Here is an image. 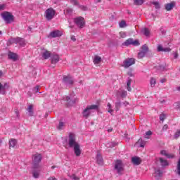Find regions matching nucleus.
<instances>
[{"label": "nucleus", "mask_w": 180, "mask_h": 180, "mask_svg": "<svg viewBox=\"0 0 180 180\" xmlns=\"http://www.w3.org/2000/svg\"><path fill=\"white\" fill-rule=\"evenodd\" d=\"M161 82H162V83H164V82H165V80L163 79V80L161 81Z\"/></svg>", "instance_id": "nucleus-62"}, {"label": "nucleus", "mask_w": 180, "mask_h": 180, "mask_svg": "<svg viewBox=\"0 0 180 180\" xmlns=\"http://www.w3.org/2000/svg\"><path fill=\"white\" fill-rule=\"evenodd\" d=\"M174 6H175V3H174V2L169 3L165 5V9H166V11H172V8H174Z\"/></svg>", "instance_id": "nucleus-21"}, {"label": "nucleus", "mask_w": 180, "mask_h": 180, "mask_svg": "<svg viewBox=\"0 0 180 180\" xmlns=\"http://www.w3.org/2000/svg\"><path fill=\"white\" fill-rule=\"evenodd\" d=\"M166 117H167V115H165V113H162L160 115V120H161L162 122H164V120H165Z\"/></svg>", "instance_id": "nucleus-36"}, {"label": "nucleus", "mask_w": 180, "mask_h": 180, "mask_svg": "<svg viewBox=\"0 0 180 180\" xmlns=\"http://www.w3.org/2000/svg\"><path fill=\"white\" fill-rule=\"evenodd\" d=\"M177 169H178L179 175H180V158L177 165Z\"/></svg>", "instance_id": "nucleus-47"}, {"label": "nucleus", "mask_w": 180, "mask_h": 180, "mask_svg": "<svg viewBox=\"0 0 180 180\" xmlns=\"http://www.w3.org/2000/svg\"><path fill=\"white\" fill-rule=\"evenodd\" d=\"M130 44H131L132 46H140V42H139V40H133V39L129 38L128 39H127L123 45L124 46H130Z\"/></svg>", "instance_id": "nucleus-9"}, {"label": "nucleus", "mask_w": 180, "mask_h": 180, "mask_svg": "<svg viewBox=\"0 0 180 180\" xmlns=\"http://www.w3.org/2000/svg\"><path fill=\"white\" fill-rule=\"evenodd\" d=\"M151 134H153V132L151 131H146L144 136L145 139H150Z\"/></svg>", "instance_id": "nucleus-31"}, {"label": "nucleus", "mask_w": 180, "mask_h": 180, "mask_svg": "<svg viewBox=\"0 0 180 180\" xmlns=\"http://www.w3.org/2000/svg\"><path fill=\"white\" fill-rule=\"evenodd\" d=\"M142 51L143 53H147L148 51V46H147V44H144L143 46H142Z\"/></svg>", "instance_id": "nucleus-32"}, {"label": "nucleus", "mask_w": 180, "mask_h": 180, "mask_svg": "<svg viewBox=\"0 0 180 180\" xmlns=\"http://www.w3.org/2000/svg\"><path fill=\"white\" fill-rule=\"evenodd\" d=\"M63 36V32L60 30H55L50 33L49 37L56 38V37H61Z\"/></svg>", "instance_id": "nucleus-12"}, {"label": "nucleus", "mask_w": 180, "mask_h": 180, "mask_svg": "<svg viewBox=\"0 0 180 180\" xmlns=\"http://www.w3.org/2000/svg\"><path fill=\"white\" fill-rule=\"evenodd\" d=\"M121 103L120 102H117L115 103V109L116 111L117 112V110H119L120 109V106H121Z\"/></svg>", "instance_id": "nucleus-38"}, {"label": "nucleus", "mask_w": 180, "mask_h": 180, "mask_svg": "<svg viewBox=\"0 0 180 180\" xmlns=\"http://www.w3.org/2000/svg\"><path fill=\"white\" fill-rule=\"evenodd\" d=\"M142 33L143 34H144V36H146V37H150V30H148V28H143L142 30Z\"/></svg>", "instance_id": "nucleus-25"}, {"label": "nucleus", "mask_w": 180, "mask_h": 180, "mask_svg": "<svg viewBox=\"0 0 180 180\" xmlns=\"http://www.w3.org/2000/svg\"><path fill=\"white\" fill-rule=\"evenodd\" d=\"M115 169H116L117 174H122L123 172V163L122 160H115Z\"/></svg>", "instance_id": "nucleus-7"}, {"label": "nucleus", "mask_w": 180, "mask_h": 180, "mask_svg": "<svg viewBox=\"0 0 180 180\" xmlns=\"http://www.w3.org/2000/svg\"><path fill=\"white\" fill-rule=\"evenodd\" d=\"M171 51V48H163V52L169 53Z\"/></svg>", "instance_id": "nucleus-45"}, {"label": "nucleus", "mask_w": 180, "mask_h": 180, "mask_svg": "<svg viewBox=\"0 0 180 180\" xmlns=\"http://www.w3.org/2000/svg\"><path fill=\"white\" fill-rule=\"evenodd\" d=\"M32 176L33 178L37 179L39 176H40V170H37L36 169H34L32 172Z\"/></svg>", "instance_id": "nucleus-23"}, {"label": "nucleus", "mask_w": 180, "mask_h": 180, "mask_svg": "<svg viewBox=\"0 0 180 180\" xmlns=\"http://www.w3.org/2000/svg\"><path fill=\"white\" fill-rule=\"evenodd\" d=\"M99 106L98 105H88L82 112V115L84 117L88 118L91 115V110H98Z\"/></svg>", "instance_id": "nucleus-3"}, {"label": "nucleus", "mask_w": 180, "mask_h": 180, "mask_svg": "<svg viewBox=\"0 0 180 180\" xmlns=\"http://www.w3.org/2000/svg\"><path fill=\"white\" fill-rule=\"evenodd\" d=\"M102 0H97V2H101Z\"/></svg>", "instance_id": "nucleus-64"}, {"label": "nucleus", "mask_w": 180, "mask_h": 180, "mask_svg": "<svg viewBox=\"0 0 180 180\" xmlns=\"http://www.w3.org/2000/svg\"><path fill=\"white\" fill-rule=\"evenodd\" d=\"M1 17L7 24L12 23V22L15 20V16H13L11 13L8 11H5L1 13Z\"/></svg>", "instance_id": "nucleus-4"}, {"label": "nucleus", "mask_w": 180, "mask_h": 180, "mask_svg": "<svg viewBox=\"0 0 180 180\" xmlns=\"http://www.w3.org/2000/svg\"><path fill=\"white\" fill-rule=\"evenodd\" d=\"M101 61H102V58H101L100 56H96L94 57V64H99V63H101Z\"/></svg>", "instance_id": "nucleus-26"}, {"label": "nucleus", "mask_w": 180, "mask_h": 180, "mask_svg": "<svg viewBox=\"0 0 180 180\" xmlns=\"http://www.w3.org/2000/svg\"><path fill=\"white\" fill-rule=\"evenodd\" d=\"M177 90L180 91V86L178 87Z\"/></svg>", "instance_id": "nucleus-63"}, {"label": "nucleus", "mask_w": 180, "mask_h": 180, "mask_svg": "<svg viewBox=\"0 0 180 180\" xmlns=\"http://www.w3.org/2000/svg\"><path fill=\"white\" fill-rule=\"evenodd\" d=\"M154 176L157 179H158V178H161V176H162V172L158 169H155L154 173Z\"/></svg>", "instance_id": "nucleus-20"}, {"label": "nucleus", "mask_w": 180, "mask_h": 180, "mask_svg": "<svg viewBox=\"0 0 180 180\" xmlns=\"http://www.w3.org/2000/svg\"><path fill=\"white\" fill-rule=\"evenodd\" d=\"M51 52H50L49 51H45L42 53V57L44 60H49V58L51 57Z\"/></svg>", "instance_id": "nucleus-16"}, {"label": "nucleus", "mask_w": 180, "mask_h": 180, "mask_svg": "<svg viewBox=\"0 0 180 180\" xmlns=\"http://www.w3.org/2000/svg\"><path fill=\"white\" fill-rule=\"evenodd\" d=\"M136 63V59L134 58H127L123 61L122 67L124 68H129V67H131V65Z\"/></svg>", "instance_id": "nucleus-6"}, {"label": "nucleus", "mask_w": 180, "mask_h": 180, "mask_svg": "<svg viewBox=\"0 0 180 180\" xmlns=\"http://www.w3.org/2000/svg\"><path fill=\"white\" fill-rule=\"evenodd\" d=\"M107 106L108 108V113H110L112 115V113H113V109H112V104H110V103H108L107 104Z\"/></svg>", "instance_id": "nucleus-34"}, {"label": "nucleus", "mask_w": 180, "mask_h": 180, "mask_svg": "<svg viewBox=\"0 0 180 180\" xmlns=\"http://www.w3.org/2000/svg\"><path fill=\"white\" fill-rule=\"evenodd\" d=\"M113 129L110 128L108 129V133H110L111 131H112Z\"/></svg>", "instance_id": "nucleus-57"}, {"label": "nucleus", "mask_w": 180, "mask_h": 180, "mask_svg": "<svg viewBox=\"0 0 180 180\" xmlns=\"http://www.w3.org/2000/svg\"><path fill=\"white\" fill-rule=\"evenodd\" d=\"M56 16V10L53 8H49L45 11V18L48 20H51Z\"/></svg>", "instance_id": "nucleus-5"}, {"label": "nucleus", "mask_w": 180, "mask_h": 180, "mask_svg": "<svg viewBox=\"0 0 180 180\" xmlns=\"http://www.w3.org/2000/svg\"><path fill=\"white\" fill-rule=\"evenodd\" d=\"M131 162L134 165H140L141 164V158L135 156L131 158Z\"/></svg>", "instance_id": "nucleus-14"}, {"label": "nucleus", "mask_w": 180, "mask_h": 180, "mask_svg": "<svg viewBox=\"0 0 180 180\" xmlns=\"http://www.w3.org/2000/svg\"><path fill=\"white\" fill-rule=\"evenodd\" d=\"M130 85H131V79H129L127 82V88L129 92H131V87Z\"/></svg>", "instance_id": "nucleus-27"}, {"label": "nucleus", "mask_w": 180, "mask_h": 180, "mask_svg": "<svg viewBox=\"0 0 180 180\" xmlns=\"http://www.w3.org/2000/svg\"><path fill=\"white\" fill-rule=\"evenodd\" d=\"M11 42L15 43V44H20L22 47H25V46H26V41L23 38L20 37L12 38Z\"/></svg>", "instance_id": "nucleus-8"}, {"label": "nucleus", "mask_w": 180, "mask_h": 180, "mask_svg": "<svg viewBox=\"0 0 180 180\" xmlns=\"http://www.w3.org/2000/svg\"><path fill=\"white\" fill-rule=\"evenodd\" d=\"M166 157H167V158H173L174 155H166Z\"/></svg>", "instance_id": "nucleus-56"}, {"label": "nucleus", "mask_w": 180, "mask_h": 180, "mask_svg": "<svg viewBox=\"0 0 180 180\" xmlns=\"http://www.w3.org/2000/svg\"><path fill=\"white\" fill-rule=\"evenodd\" d=\"M60 61V56L57 54L53 53L51 56V64H57Z\"/></svg>", "instance_id": "nucleus-13"}, {"label": "nucleus", "mask_w": 180, "mask_h": 180, "mask_svg": "<svg viewBox=\"0 0 180 180\" xmlns=\"http://www.w3.org/2000/svg\"><path fill=\"white\" fill-rule=\"evenodd\" d=\"M15 113H16V116H17V117H19V112L15 111Z\"/></svg>", "instance_id": "nucleus-58"}, {"label": "nucleus", "mask_w": 180, "mask_h": 180, "mask_svg": "<svg viewBox=\"0 0 180 180\" xmlns=\"http://www.w3.org/2000/svg\"><path fill=\"white\" fill-rule=\"evenodd\" d=\"M168 129V125L167 124H165L162 127V130H167Z\"/></svg>", "instance_id": "nucleus-53"}, {"label": "nucleus", "mask_w": 180, "mask_h": 180, "mask_svg": "<svg viewBox=\"0 0 180 180\" xmlns=\"http://www.w3.org/2000/svg\"><path fill=\"white\" fill-rule=\"evenodd\" d=\"M127 96V91L123 90L121 93V98H126Z\"/></svg>", "instance_id": "nucleus-39"}, {"label": "nucleus", "mask_w": 180, "mask_h": 180, "mask_svg": "<svg viewBox=\"0 0 180 180\" xmlns=\"http://www.w3.org/2000/svg\"><path fill=\"white\" fill-rule=\"evenodd\" d=\"M40 86H37L34 88V94H37V92H39V89Z\"/></svg>", "instance_id": "nucleus-46"}, {"label": "nucleus", "mask_w": 180, "mask_h": 180, "mask_svg": "<svg viewBox=\"0 0 180 180\" xmlns=\"http://www.w3.org/2000/svg\"><path fill=\"white\" fill-rule=\"evenodd\" d=\"M134 5H143L144 0H134Z\"/></svg>", "instance_id": "nucleus-30"}, {"label": "nucleus", "mask_w": 180, "mask_h": 180, "mask_svg": "<svg viewBox=\"0 0 180 180\" xmlns=\"http://www.w3.org/2000/svg\"><path fill=\"white\" fill-rule=\"evenodd\" d=\"M27 112H29V115L30 116L33 115V105H29V107L27 108Z\"/></svg>", "instance_id": "nucleus-28"}, {"label": "nucleus", "mask_w": 180, "mask_h": 180, "mask_svg": "<svg viewBox=\"0 0 180 180\" xmlns=\"http://www.w3.org/2000/svg\"><path fill=\"white\" fill-rule=\"evenodd\" d=\"M57 129L58 130H63L64 129V122H60Z\"/></svg>", "instance_id": "nucleus-33"}, {"label": "nucleus", "mask_w": 180, "mask_h": 180, "mask_svg": "<svg viewBox=\"0 0 180 180\" xmlns=\"http://www.w3.org/2000/svg\"><path fill=\"white\" fill-rule=\"evenodd\" d=\"M177 106H179V109H180V103H176Z\"/></svg>", "instance_id": "nucleus-60"}, {"label": "nucleus", "mask_w": 180, "mask_h": 180, "mask_svg": "<svg viewBox=\"0 0 180 180\" xmlns=\"http://www.w3.org/2000/svg\"><path fill=\"white\" fill-rule=\"evenodd\" d=\"M66 101H67L68 105H69V106H71V105H74V103H75L76 100H75V98H71V96H67Z\"/></svg>", "instance_id": "nucleus-17"}, {"label": "nucleus", "mask_w": 180, "mask_h": 180, "mask_svg": "<svg viewBox=\"0 0 180 180\" xmlns=\"http://www.w3.org/2000/svg\"><path fill=\"white\" fill-rule=\"evenodd\" d=\"M54 168H56V166H52V167H51V169H54Z\"/></svg>", "instance_id": "nucleus-61"}, {"label": "nucleus", "mask_w": 180, "mask_h": 180, "mask_svg": "<svg viewBox=\"0 0 180 180\" xmlns=\"http://www.w3.org/2000/svg\"><path fill=\"white\" fill-rule=\"evenodd\" d=\"M160 154H162V155H168L166 150H161Z\"/></svg>", "instance_id": "nucleus-49"}, {"label": "nucleus", "mask_w": 180, "mask_h": 180, "mask_svg": "<svg viewBox=\"0 0 180 180\" xmlns=\"http://www.w3.org/2000/svg\"><path fill=\"white\" fill-rule=\"evenodd\" d=\"M120 27H126V22L124 20L120 22Z\"/></svg>", "instance_id": "nucleus-40"}, {"label": "nucleus", "mask_w": 180, "mask_h": 180, "mask_svg": "<svg viewBox=\"0 0 180 180\" xmlns=\"http://www.w3.org/2000/svg\"><path fill=\"white\" fill-rule=\"evenodd\" d=\"M75 22L81 29H82V27H84V26L85 25V21L84 20V18H82V17H79L77 18H75Z\"/></svg>", "instance_id": "nucleus-10"}, {"label": "nucleus", "mask_w": 180, "mask_h": 180, "mask_svg": "<svg viewBox=\"0 0 180 180\" xmlns=\"http://www.w3.org/2000/svg\"><path fill=\"white\" fill-rule=\"evenodd\" d=\"M155 84H157V81L155 80V79H154V77H152L150 79V86H152V88H154L155 86Z\"/></svg>", "instance_id": "nucleus-29"}, {"label": "nucleus", "mask_w": 180, "mask_h": 180, "mask_svg": "<svg viewBox=\"0 0 180 180\" xmlns=\"http://www.w3.org/2000/svg\"><path fill=\"white\" fill-rule=\"evenodd\" d=\"M63 82H65V84H67L68 85L74 84V79L70 75L65 76L63 77Z\"/></svg>", "instance_id": "nucleus-11"}, {"label": "nucleus", "mask_w": 180, "mask_h": 180, "mask_svg": "<svg viewBox=\"0 0 180 180\" xmlns=\"http://www.w3.org/2000/svg\"><path fill=\"white\" fill-rule=\"evenodd\" d=\"M96 160L99 165H102V164H103V159L102 158V155L101 154L99 153L97 154Z\"/></svg>", "instance_id": "nucleus-22"}, {"label": "nucleus", "mask_w": 180, "mask_h": 180, "mask_svg": "<svg viewBox=\"0 0 180 180\" xmlns=\"http://www.w3.org/2000/svg\"><path fill=\"white\" fill-rule=\"evenodd\" d=\"M157 50H158V53H160L161 51H164V47H162V46L161 44H159V45H158Z\"/></svg>", "instance_id": "nucleus-37"}, {"label": "nucleus", "mask_w": 180, "mask_h": 180, "mask_svg": "<svg viewBox=\"0 0 180 180\" xmlns=\"http://www.w3.org/2000/svg\"><path fill=\"white\" fill-rule=\"evenodd\" d=\"M145 56H146V53L141 51L138 53V58H143V57H145Z\"/></svg>", "instance_id": "nucleus-35"}, {"label": "nucleus", "mask_w": 180, "mask_h": 180, "mask_svg": "<svg viewBox=\"0 0 180 180\" xmlns=\"http://www.w3.org/2000/svg\"><path fill=\"white\" fill-rule=\"evenodd\" d=\"M153 5H155L156 9L160 8V4L157 1H153L152 2Z\"/></svg>", "instance_id": "nucleus-41"}, {"label": "nucleus", "mask_w": 180, "mask_h": 180, "mask_svg": "<svg viewBox=\"0 0 180 180\" xmlns=\"http://www.w3.org/2000/svg\"><path fill=\"white\" fill-rule=\"evenodd\" d=\"M2 75H4V73L0 70V77H2Z\"/></svg>", "instance_id": "nucleus-59"}, {"label": "nucleus", "mask_w": 180, "mask_h": 180, "mask_svg": "<svg viewBox=\"0 0 180 180\" xmlns=\"http://www.w3.org/2000/svg\"><path fill=\"white\" fill-rule=\"evenodd\" d=\"M43 157L41 154L36 153L32 156V168L33 169H39L40 168V162Z\"/></svg>", "instance_id": "nucleus-2"}, {"label": "nucleus", "mask_w": 180, "mask_h": 180, "mask_svg": "<svg viewBox=\"0 0 180 180\" xmlns=\"http://www.w3.org/2000/svg\"><path fill=\"white\" fill-rule=\"evenodd\" d=\"M16 144H18V141L16 139H11L9 140V148H15Z\"/></svg>", "instance_id": "nucleus-18"}, {"label": "nucleus", "mask_w": 180, "mask_h": 180, "mask_svg": "<svg viewBox=\"0 0 180 180\" xmlns=\"http://www.w3.org/2000/svg\"><path fill=\"white\" fill-rule=\"evenodd\" d=\"M8 58H9V60H13V61H16V60H18V54H16L15 53L9 51L8 53Z\"/></svg>", "instance_id": "nucleus-15"}, {"label": "nucleus", "mask_w": 180, "mask_h": 180, "mask_svg": "<svg viewBox=\"0 0 180 180\" xmlns=\"http://www.w3.org/2000/svg\"><path fill=\"white\" fill-rule=\"evenodd\" d=\"M5 9V4H0V11H4Z\"/></svg>", "instance_id": "nucleus-51"}, {"label": "nucleus", "mask_w": 180, "mask_h": 180, "mask_svg": "<svg viewBox=\"0 0 180 180\" xmlns=\"http://www.w3.org/2000/svg\"><path fill=\"white\" fill-rule=\"evenodd\" d=\"M120 36L122 37V39L126 38V32H120Z\"/></svg>", "instance_id": "nucleus-43"}, {"label": "nucleus", "mask_w": 180, "mask_h": 180, "mask_svg": "<svg viewBox=\"0 0 180 180\" xmlns=\"http://www.w3.org/2000/svg\"><path fill=\"white\" fill-rule=\"evenodd\" d=\"M2 89H5V85L4 86L1 83H0V92Z\"/></svg>", "instance_id": "nucleus-52"}, {"label": "nucleus", "mask_w": 180, "mask_h": 180, "mask_svg": "<svg viewBox=\"0 0 180 180\" xmlns=\"http://www.w3.org/2000/svg\"><path fill=\"white\" fill-rule=\"evenodd\" d=\"M159 161L162 167H167L168 165V161H167V160H164L162 158H160Z\"/></svg>", "instance_id": "nucleus-24"}, {"label": "nucleus", "mask_w": 180, "mask_h": 180, "mask_svg": "<svg viewBox=\"0 0 180 180\" xmlns=\"http://www.w3.org/2000/svg\"><path fill=\"white\" fill-rule=\"evenodd\" d=\"M70 39H71V40H72V41H77V39L75 38V36H74V35H72V36L70 37Z\"/></svg>", "instance_id": "nucleus-50"}, {"label": "nucleus", "mask_w": 180, "mask_h": 180, "mask_svg": "<svg viewBox=\"0 0 180 180\" xmlns=\"http://www.w3.org/2000/svg\"><path fill=\"white\" fill-rule=\"evenodd\" d=\"M136 146L144 148V146H146V141H143L142 139H139V141L136 143Z\"/></svg>", "instance_id": "nucleus-19"}, {"label": "nucleus", "mask_w": 180, "mask_h": 180, "mask_svg": "<svg viewBox=\"0 0 180 180\" xmlns=\"http://www.w3.org/2000/svg\"><path fill=\"white\" fill-rule=\"evenodd\" d=\"M174 54V58H175V60H176V58H178L179 54L178 53V51H176V52H173Z\"/></svg>", "instance_id": "nucleus-44"}, {"label": "nucleus", "mask_w": 180, "mask_h": 180, "mask_svg": "<svg viewBox=\"0 0 180 180\" xmlns=\"http://www.w3.org/2000/svg\"><path fill=\"white\" fill-rule=\"evenodd\" d=\"M74 5H78V1L77 0H71Z\"/></svg>", "instance_id": "nucleus-54"}, {"label": "nucleus", "mask_w": 180, "mask_h": 180, "mask_svg": "<svg viewBox=\"0 0 180 180\" xmlns=\"http://www.w3.org/2000/svg\"><path fill=\"white\" fill-rule=\"evenodd\" d=\"M70 178L73 180H79V177L77 176V175L75 174H72V176H70Z\"/></svg>", "instance_id": "nucleus-42"}, {"label": "nucleus", "mask_w": 180, "mask_h": 180, "mask_svg": "<svg viewBox=\"0 0 180 180\" xmlns=\"http://www.w3.org/2000/svg\"><path fill=\"white\" fill-rule=\"evenodd\" d=\"M179 136H180V129L178 130V131L176 132V134H175V137H176V139H178V137H179Z\"/></svg>", "instance_id": "nucleus-48"}, {"label": "nucleus", "mask_w": 180, "mask_h": 180, "mask_svg": "<svg viewBox=\"0 0 180 180\" xmlns=\"http://www.w3.org/2000/svg\"><path fill=\"white\" fill-rule=\"evenodd\" d=\"M48 180H57V179L54 176H51L48 179Z\"/></svg>", "instance_id": "nucleus-55"}, {"label": "nucleus", "mask_w": 180, "mask_h": 180, "mask_svg": "<svg viewBox=\"0 0 180 180\" xmlns=\"http://www.w3.org/2000/svg\"><path fill=\"white\" fill-rule=\"evenodd\" d=\"M68 144L69 147L73 148L76 157H79V155H81V153H82V150H81V146H79V143H78V142L75 141V135L74 134H70L69 135Z\"/></svg>", "instance_id": "nucleus-1"}]
</instances>
